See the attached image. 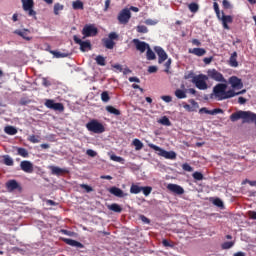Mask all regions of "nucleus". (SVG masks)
Segmentation results:
<instances>
[{"instance_id":"obj_31","label":"nucleus","mask_w":256,"mask_h":256,"mask_svg":"<svg viewBox=\"0 0 256 256\" xmlns=\"http://www.w3.org/2000/svg\"><path fill=\"white\" fill-rule=\"evenodd\" d=\"M64 10V5L57 2L54 4V8H53V11H54V15H59L60 14V11H63Z\"/></svg>"},{"instance_id":"obj_8","label":"nucleus","mask_w":256,"mask_h":256,"mask_svg":"<svg viewBox=\"0 0 256 256\" xmlns=\"http://www.w3.org/2000/svg\"><path fill=\"white\" fill-rule=\"evenodd\" d=\"M131 18H132L131 10H129V8H123V10L119 12L117 19L121 25H127Z\"/></svg>"},{"instance_id":"obj_40","label":"nucleus","mask_w":256,"mask_h":256,"mask_svg":"<svg viewBox=\"0 0 256 256\" xmlns=\"http://www.w3.org/2000/svg\"><path fill=\"white\" fill-rule=\"evenodd\" d=\"M95 61L97 65L106 66V58H104V56H101V55L96 56Z\"/></svg>"},{"instance_id":"obj_47","label":"nucleus","mask_w":256,"mask_h":256,"mask_svg":"<svg viewBox=\"0 0 256 256\" xmlns=\"http://www.w3.org/2000/svg\"><path fill=\"white\" fill-rule=\"evenodd\" d=\"M151 191H153V188L147 186V187H142V192L145 196H149L151 194Z\"/></svg>"},{"instance_id":"obj_11","label":"nucleus","mask_w":256,"mask_h":256,"mask_svg":"<svg viewBox=\"0 0 256 256\" xmlns=\"http://www.w3.org/2000/svg\"><path fill=\"white\" fill-rule=\"evenodd\" d=\"M45 107L54 110V111H59V112H63L65 110V107L62 103H55L54 100H46L44 103Z\"/></svg>"},{"instance_id":"obj_30","label":"nucleus","mask_w":256,"mask_h":256,"mask_svg":"<svg viewBox=\"0 0 256 256\" xmlns=\"http://www.w3.org/2000/svg\"><path fill=\"white\" fill-rule=\"evenodd\" d=\"M4 132L10 136H14L18 133V130L13 126H7L4 128Z\"/></svg>"},{"instance_id":"obj_20","label":"nucleus","mask_w":256,"mask_h":256,"mask_svg":"<svg viewBox=\"0 0 256 256\" xmlns=\"http://www.w3.org/2000/svg\"><path fill=\"white\" fill-rule=\"evenodd\" d=\"M109 193H111L112 195L118 197V198H124L125 196H127V194L120 188L118 187H111L109 189Z\"/></svg>"},{"instance_id":"obj_34","label":"nucleus","mask_w":256,"mask_h":256,"mask_svg":"<svg viewBox=\"0 0 256 256\" xmlns=\"http://www.w3.org/2000/svg\"><path fill=\"white\" fill-rule=\"evenodd\" d=\"M106 111L110 114H114L115 116H120L121 115V111L117 110L116 108H114L113 106H107L106 107Z\"/></svg>"},{"instance_id":"obj_6","label":"nucleus","mask_w":256,"mask_h":256,"mask_svg":"<svg viewBox=\"0 0 256 256\" xmlns=\"http://www.w3.org/2000/svg\"><path fill=\"white\" fill-rule=\"evenodd\" d=\"M99 33L98 28L95 26V24H85V26L82 29V39H86L88 37H96Z\"/></svg>"},{"instance_id":"obj_10","label":"nucleus","mask_w":256,"mask_h":256,"mask_svg":"<svg viewBox=\"0 0 256 256\" xmlns=\"http://www.w3.org/2000/svg\"><path fill=\"white\" fill-rule=\"evenodd\" d=\"M208 74V78L216 81V82H220V83H226L227 81L225 80V78L223 77V75L221 74V72H218V70H215V68H212V70H208L207 72Z\"/></svg>"},{"instance_id":"obj_52","label":"nucleus","mask_w":256,"mask_h":256,"mask_svg":"<svg viewBox=\"0 0 256 256\" xmlns=\"http://www.w3.org/2000/svg\"><path fill=\"white\" fill-rule=\"evenodd\" d=\"M192 176L195 180H198V181L203 180V175L200 172H194Z\"/></svg>"},{"instance_id":"obj_15","label":"nucleus","mask_w":256,"mask_h":256,"mask_svg":"<svg viewBox=\"0 0 256 256\" xmlns=\"http://www.w3.org/2000/svg\"><path fill=\"white\" fill-rule=\"evenodd\" d=\"M154 51L158 55L159 64H162L163 62H165V60H167V52H165V50H163L161 46H155Z\"/></svg>"},{"instance_id":"obj_24","label":"nucleus","mask_w":256,"mask_h":256,"mask_svg":"<svg viewBox=\"0 0 256 256\" xmlns=\"http://www.w3.org/2000/svg\"><path fill=\"white\" fill-rule=\"evenodd\" d=\"M237 57H238L237 52H232L231 53V56L229 58V65L231 67H234V68L238 67Z\"/></svg>"},{"instance_id":"obj_57","label":"nucleus","mask_w":256,"mask_h":256,"mask_svg":"<svg viewBox=\"0 0 256 256\" xmlns=\"http://www.w3.org/2000/svg\"><path fill=\"white\" fill-rule=\"evenodd\" d=\"M213 204L217 207H223V202L219 198L214 199Z\"/></svg>"},{"instance_id":"obj_29","label":"nucleus","mask_w":256,"mask_h":256,"mask_svg":"<svg viewBox=\"0 0 256 256\" xmlns=\"http://www.w3.org/2000/svg\"><path fill=\"white\" fill-rule=\"evenodd\" d=\"M72 8L74 10H84V2L81 0H75L72 2Z\"/></svg>"},{"instance_id":"obj_23","label":"nucleus","mask_w":256,"mask_h":256,"mask_svg":"<svg viewBox=\"0 0 256 256\" xmlns=\"http://www.w3.org/2000/svg\"><path fill=\"white\" fill-rule=\"evenodd\" d=\"M63 241L72 247L84 248V245L82 243H80L79 241H76L73 239H68V238L63 239Z\"/></svg>"},{"instance_id":"obj_49","label":"nucleus","mask_w":256,"mask_h":256,"mask_svg":"<svg viewBox=\"0 0 256 256\" xmlns=\"http://www.w3.org/2000/svg\"><path fill=\"white\" fill-rule=\"evenodd\" d=\"M111 41L118 40L119 39V34L117 32H110L108 36Z\"/></svg>"},{"instance_id":"obj_55","label":"nucleus","mask_w":256,"mask_h":256,"mask_svg":"<svg viewBox=\"0 0 256 256\" xmlns=\"http://www.w3.org/2000/svg\"><path fill=\"white\" fill-rule=\"evenodd\" d=\"M30 103H31V100L26 99V98H22V99L20 100V102H19V104H20L21 106H26V105H28V104H30Z\"/></svg>"},{"instance_id":"obj_64","label":"nucleus","mask_w":256,"mask_h":256,"mask_svg":"<svg viewBox=\"0 0 256 256\" xmlns=\"http://www.w3.org/2000/svg\"><path fill=\"white\" fill-rule=\"evenodd\" d=\"M249 217L253 220H256V212L255 211H250L249 212Z\"/></svg>"},{"instance_id":"obj_48","label":"nucleus","mask_w":256,"mask_h":256,"mask_svg":"<svg viewBox=\"0 0 256 256\" xmlns=\"http://www.w3.org/2000/svg\"><path fill=\"white\" fill-rule=\"evenodd\" d=\"M213 7H214V11L216 13L217 18L220 19L221 14H220V10H219V5L216 1L213 3Z\"/></svg>"},{"instance_id":"obj_62","label":"nucleus","mask_w":256,"mask_h":256,"mask_svg":"<svg viewBox=\"0 0 256 256\" xmlns=\"http://www.w3.org/2000/svg\"><path fill=\"white\" fill-rule=\"evenodd\" d=\"M141 221H143L145 224L151 223V220L148 219L145 215L140 216Z\"/></svg>"},{"instance_id":"obj_61","label":"nucleus","mask_w":256,"mask_h":256,"mask_svg":"<svg viewBox=\"0 0 256 256\" xmlns=\"http://www.w3.org/2000/svg\"><path fill=\"white\" fill-rule=\"evenodd\" d=\"M112 67L119 72H123V66L121 64H113Z\"/></svg>"},{"instance_id":"obj_9","label":"nucleus","mask_w":256,"mask_h":256,"mask_svg":"<svg viewBox=\"0 0 256 256\" xmlns=\"http://www.w3.org/2000/svg\"><path fill=\"white\" fill-rule=\"evenodd\" d=\"M34 5H35L34 0H25L24 2H22L23 10L25 12H28V16L34 17L35 19H37L36 18L37 12L33 10Z\"/></svg>"},{"instance_id":"obj_33","label":"nucleus","mask_w":256,"mask_h":256,"mask_svg":"<svg viewBox=\"0 0 256 256\" xmlns=\"http://www.w3.org/2000/svg\"><path fill=\"white\" fill-rule=\"evenodd\" d=\"M235 96H238V94L234 92V89L229 90V91L225 90L223 100H227V99L233 98Z\"/></svg>"},{"instance_id":"obj_56","label":"nucleus","mask_w":256,"mask_h":256,"mask_svg":"<svg viewBox=\"0 0 256 256\" xmlns=\"http://www.w3.org/2000/svg\"><path fill=\"white\" fill-rule=\"evenodd\" d=\"M233 245H234L233 242H224V243L222 244V248H223V249H230Z\"/></svg>"},{"instance_id":"obj_53","label":"nucleus","mask_w":256,"mask_h":256,"mask_svg":"<svg viewBox=\"0 0 256 256\" xmlns=\"http://www.w3.org/2000/svg\"><path fill=\"white\" fill-rule=\"evenodd\" d=\"M80 188L84 189L87 193H90V192L93 191V188L90 187V186L87 185V184H81V185H80Z\"/></svg>"},{"instance_id":"obj_13","label":"nucleus","mask_w":256,"mask_h":256,"mask_svg":"<svg viewBox=\"0 0 256 256\" xmlns=\"http://www.w3.org/2000/svg\"><path fill=\"white\" fill-rule=\"evenodd\" d=\"M228 83L231 85V88L233 90H240L243 88L242 80L237 78L236 76L230 77Z\"/></svg>"},{"instance_id":"obj_14","label":"nucleus","mask_w":256,"mask_h":256,"mask_svg":"<svg viewBox=\"0 0 256 256\" xmlns=\"http://www.w3.org/2000/svg\"><path fill=\"white\" fill-rule=\"evenodd\" d=\"M13 33L26 41H31L33 39L32 36H29L31 30H28V28H23L22 30H14Z\"/></svg>"},{"instance_id":"obj_45","label":"nucleus","mask_w":256,"mask_h":256,"mask_svg":"<svg viewBox=\"0 0 256 256\" xmlns=\"http://www.w3.org/2000/svg\"><path fill=\"white\" fill-rule=\"evenodd\" d=\"M110 159L114 162H118V163H124L125 159L116 155H111Z\"/></svg>"},{"instance_id":"obj_2","label":"nucleus","mask_w":256,"mask_h":256,"mask_svg":"<svg viewBox=\"0 0 256 256\" xmlns=\"http://www.w3.org/2000/svg\"><path fill=\"white\" fill-rule=\"evenodd\" d=\"M86 129L95 134H102L106 131L105 126L95 119L86 124Z\"/></svg>"},{"instance_id":"obj_37","label":"nucleus","mask_w":256,"mask_h":256,"mask_svg":"<svg viewBox=\"0 0 256 256\" xmlns=\"http://www.w3.org/2000/svg\"><path fill=\"white\" fill-rule=\"evenodd\" d=\"M133 145L135 146L136 151H140L144 148V144L139 139L133 140Z\"/></svg>"},{"instance_id":"obj_63","label":"nucleus","mask_w":256,"mask_h":256,"mask_svg":"<svg viewBox=\"0 0 256 256\" xmlns=\"http://www.w3.org/2000/svg\"><path fill=\"white\" fill-rule=\"evenodd\" d=\"M148 72H149L150 74H152V73H157V66H149Z\"/></svg>"},{"instance_id":"obj_50","label":"nucleus","mask_w":256,"mask_h":256,"mask_svg":"<svg viewBox=\"0 0 256 256\" xmlns=\"http://www.w3.org/2000/svg\"><path fill=\"white\" fill-rule=\"evenodd\" d=\"M171 58H169L166 62H165V64H164V66H165V70H164V72L165 73H169V69H171Z\"/></svg>"},{"instance_id":"obj_25","label":"nucleus","mask_w":256,"mask_h":256,"mask_svg":"<svg viewBox=\"0 0 256 256\" xmlns=\"http://www.w3.org/2000/svg\"><path fill=\"white\" fill-rule=\"evenodd\" d=\"M103 45L105 48L112 50L114 49L116 42H114V40H110L109 38H103L102 40Z\"/></svg>"},{"instance_id":"obj_58","label":"nucleus","mask_w":256,"mask_h":256,"mask_svg":"<svg viewBox=\"0 0 256 256\" xmlns=\"http://www.w3.org/2000/svg\"><path fill=\"white\" fill-rule=\"evenodd\" d=\"M222 6L224 9H230L231 8V4L228 0H223L222 1Z\"/></svg>"},{"instance_id":"obj_51","label":"nucleus","mask_w":256,"mask_h":256,"mask_svg":"<svg viewBox=\"0 0 256 256\" xmlns=\"http://www.w3.org/2000/svg\"><path fill=\"white\" fill-rule=\"evenodd\" d=\"M182 169L186 172H193V167H191V165H189L188 163H184L182 165Z\"/></svg>"},{"instance_id":"obj_35","label":"nucleus","mask_w":256,"mask_h":256,"mask_svg":"<svg viewBox=\"0 0 256 256\" xmlns=\"http://www.w3.org/2000/svg\"><path fill=\"white\" fill-rule=\"evenodd\" d=\"M188 8L190 12L197 13L199 11V4H197V2H191L188 4Z\"/></svg>"},{"instance_id":"obj_27","label":"nucleus","mask_w":256,"mask_h":256,"mask_svg":"<svg viewBox=\"0 0 256 256\" xmlns=\"http://www.w3.org/2000/svg\"><path fill=\"white\" fill-rule=\"evenodd\" d=\"M222 112L223 111L221 109H214V110L209 111L207 108H202L199 110L200 114H210V115H216V114H219Z\"/></svg>"},{"instance_id":"obj_4","label":"nucleus","mask_w":256,"mask_h":256,"mask_svg":"<svg viewBox=\"0 0 256 256\" xmlns=\"http://www.w3.org/2000/svg\"><path fill=\"white\" fill-rule=\"evenodd\" d=\"M227 85L225 83H219L213 88L211 98H215L218 101H223Z\"/></svg>"},{"instance_id":"obj_12","label":"nucleus","mask_w":256,"mask_h":256,"mask_svg":"<svg viewBox=\"0 0 256 256\" xmlns=\"http://www.w3.org/2000/svg\"><path fill=\"white\" fill-rule=\"evenodd\" d=\"M133 43L135 45L136 50H138L140 53H145L147 49L150 47L147 42H142V40H139L138 38H134Z\"/></svg>"},{"instance_id":"obj_60","label":"nucleus","mask_w":256,"mask_h":256,"mask_svg":"<svg viewBox=\"0 0 256 256\" xmlns=\"http://www.w3.org/2000/svg\"><path fill=\"white\" fill-rule=\"evenodd\" d=\"M161 99L166 103H171V101H173V98H171V96H162Z\"/></svg>"},{"instance_id":"obj_7","label":"nucleus","mask_w":256,"mask_h":256,"mask_svg":"<svg viewBox=\"0 0 256 256\" xmlns=\"http://www.w3.org/2000/svg\"><path fill=\"white\" fill-rule=\"evenodd\" d=\"M73 41L75 44L80 46V51L85 53L90 50H92V44L90 40H81V38H78V36H73Z\"/></svg>"},{"instance_id":"obj_39","label":"nucleus","mask_w":256,"mask_h":256,"mask_svg":"<svg viewBox=\"0 0 256 256\" xmlns=\"http://www.w3.org/2000/svg\"><path fill=\"white\" fill-rule=\"evenodd\" d=\"M142 192V187L138 186V185H135L133 184L130 188V193L131 194H139Z\"/></svg>"},{"instance_id":"obj_19","label":"nucleus","mask_w":256,"mask_h":256,"mask_svg":"<svg viewBox=\"0 0 256 256\" xmlns=\"http://www.w3.org/2000/svg\"><path fill=\"white\" fill-rule=\"evenodd\" d=\"M49 169L51 170V174L56 175V176H61L63 174H69L70 171L65 168H60L56 166H50Z\"/></svg>"},{"instance_id":"obj_1","label":"nucleus","mask_w":256,"mask_h":256,"mask_svg":"<svg viewBox=\"0 0 256 256\" xmlns=\"http://www.w3.org/2000/svg\"><path fill=\"white\" fill-rule=\"evenodd\" d=\"M240 119H243L244 123L254 122L256 125V114L250 111H237L230 116L232 122H236Z\"/></svg>"},{"instance_id":"obj_22","label":"nucleus","mask_w":256,"mask_h":256,"mask_svg":"<svg viewBox=\"0 0 256 256\" xmlns=\"http://www.w3.org/2000/svg\"><path fill=\"white\" fill-rule=\"evenodd\" d=\"M6 188L9 192H12V191L17 190V189H21L19 183L16 180H9L6 183Z\"/></svg>"},{"instance_id":"obj_59","label":"nucleus","mask_w":256,"mask_h":256,"mask_svg":"<svg viewBox=\"0 0 256 256\" xmlns=\"http://www.w3.org/2000/svg\"><path fill=\"white\" fill-rule=\"evenodd\" d=\"M86 154H87L88 156H90V157H96V156L98 155L97 152H95V151L92 150V149L87 150V151H86Z\"/></svg>"},{"instance_id":"obj_43","label":"nucleus","mask_w":256,"mask_h":256,"mask_svg":"<svg viewBox=\"0 0 256 256\" xmlns=\"http://www.w3.org/2000/svg\"><path fill=\"white\" fill-rule=\"evenodd\" d=\"M3 162L7 166H13L14 165V160L9 155L4 156Z\"/></svg>"},{"instance_id":"obj_32","label":"nucleus","mask_w":256,"mask_h":256,"mask_svg":"<svg viewBox=\"0 0 256 256\" xmlns=\"http://www.w3.org/2000/svg\"><path fill=\"white\" fill-rule=\"evenodd\" d=\"M146 51H147V52H146L147 60H148V61L155 60V58H156L155 52H153V50H151V46H149Z\"/></svg>"},{"instance_id":"obj_38","label":"nucleus","mask_w":256,"mask_h":256,"mask_svg":"<svg viewBox=\"0 0 256 256\" xmlns=\"http://www.w3.org/2000/svg\"><path fill=\"white\" fill-rule=\"evenodd\" d=\"M175 96H176L178 99H185V98H187V92L178 89V90L175 91Z\"/></svg>"},{"instance_id":"obj_54","label":"nucleus","mask_w":256,"mask_h":256,"mask_svg":"<svg viewBox=\"0 0 256 256\" xmlns=\"http://www.w3.org/2000/svg\"><path fill=\"white\" fill-rule=\"evenodd\" d=\"M162 244H163L164 247H170V248H174L175 247V245L171 244L169 242V240H167V239H163L162 240Z\"/></svg>"},{"instance_id":"obj_17","label":"nucleus","mask_w":256,"mask_h":256,"mask_svg":"<svg viewBox=\"0 0 256 256\" xmlns=\"http://www.w3.org/2000/svg\"><path fill=\"white\" fill-rule=\"evenodd\" d=\"M218 19L222 22V25H223L224 29H226V30L230 29L228 24L233 23L232 16H225V14L222 12V16L220 14V18H218Z\"/></svg>"},{"instance_id":"obj_46","label":"nucleus","mask_w":256,"mask_h":256,"mask_svg":"<svg viewBox=\"0 0 256 256\" xmlns=\"http://www.w3.org/2000/svg\"><path fill=\"white\" fill-rule=\"evenodd\" d=\"M136 30L138 33L146 34L149 32V29L146 26H137Z\"/></svg>"},{"instance_id":"obj_42","label":"nucleus","mask_w":256,"mask_h":256,"mask_svg":"<svg viewBox=\"0 0 256 256\" xmlns=\"http://www.w3.org/2000/svg\"><path fill=\"white\" fill-rule=\"evenodd\" d=\"M158 123L164 125V126H171V121L167 116L162 117L160 120H158Z\"/></svg>"},{"instance_id":"obj_26","label":"nucleus","mask_w":256,"mask_h":256,"mask_svg":"<svg viewBox=\"0 0 256 256\" xmlns=\"http://www.w3.org/2000/svg\"><path fill=\"white\" fill-rule=\"evenodd\" d=\"M49 53L52 54L57 59L65 58L70 55L68 52H57V50H49Z\"/></svg>"},{"instance_id":"obj_18","label":"nucleus","mask_w":256,"mask_h":256,"mask_svg":"<svg viewBox=\"0 0 256 256\" xmlns=\"http://www.w3.org/2000/svg\"><path fill=\"white\" fill-rule=\"evenodd\" d=\"M167 189L177 195H183V193H185V190L177 184H168Z\"/></svg>"},{"instance_id":"obj_36","label":"nucleus","mask_w":256,"mask_h":256,"mask_svg":"<svg viewBox=\"0 0 256 256\" xmlns=\"http://www.w3.org/2000/svg\"><path fill=\"white\" fill-rule=\"evenodd\" d=\"M17 154L20 155L23 158H28L29 157V152L25 148H17Z\"/></svg>"},{"instance_id":"obj_41","label":"nucleus","mask_w":256,"mask_h":256,"mask_svg":"<svg viewBox=\"0 0 256 256\" xmlns=\"http://www.w3.org/2000/svg\"><path fill=\"white\" fill-rule=\"evenodd\" d=\"M110 100H111V97L109 95V92L104 91L103 93H101V101L102 102L108 103V102H110Z\"/></svg>"},{"instance_id":"obj_28","label":"nucleus","mask_w":256,"mask_h":256,"mask_svg":"<svg viewBox=\"0 0 256 256\" xmlns=\"http://www.w3.org/2000/svg\"><path fill=\"white\" fill-rule=\"evenodd\" d=\"M107 208L110 211H113L115 213H122L123 212V208L119 204H117V203H113L111 205H108Z\"/></svg>"},{"instance_id":"obj_21","label":"nucleus","mask_w":256,"mask_h":256,"mask_svg":"<svg viewBox=\"0 0 256 256\" xmlns=\"http://www.w3.org/2000/svg\"><path fill=\"white\" fill-rule=\"evenodd\" d=\"M188 52L196 55L197 57H203L207 54V50H205V48H189Z\"/></svg>"},{"instance_id":"obj_5","label":"nucleus","mask_w":256,"mask_h":256,"mask_svg":"<svg viewBox=\"0 0 256 256\" xmlns=\"http://www.w3.org/2000/svg\"><path fill=\"white\" fill-rule=\"evenodd\" d=\"M148 147H150L154 151L159 152L158 155L161 156V157H164V158L169 159V160L177 159V153L176 152L165 151V150L161 149V147H158L157 145H154V144H148Z\"/></svg>"},{"instance_id":"obj_16","label":"nucleus","mask_w":256,"mask_h":256,"mask_svg":"<svg viewBox=\"0 0 256 256\" xmlns=\"http://www.w3.org/2000/svg\"><path fill=\"white\" fill-rule=\"evenodd\" d=\"M20 169L25 173L31 174L34 172V165L30 161H22L20 163Z\"/></svg>"},{"instance_id":"obj_3","label":"nucleus","mask_w":256,"mask_h":256,"mask_svg":"<svg viewBox=\"0 0 256 256\" xmlns=\"http://www.w3.org/2000/svg\"><path fill=\"white\" fill-rule=\"evenodd\" d=\"M208 80H209V77H207V75L200 74L197 76H192V83L195 84L196 88H198L199 90H207Z\"/></svg>"},{"instance_id":"obj_44","label":"nucleus","mask_w":256,"mask_h":256,"mask_svg":"<svg viewBox=\"0 0 256 256\" xmlns=\"http://www.w3.org/2000/svg\"><path fill=\"white\" fill-rule=\"evenodd\" d=\"M28 141L33 144L40 143V136L31 135L28 137Z\"/></svg>"}]
</instances>
